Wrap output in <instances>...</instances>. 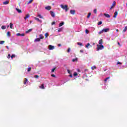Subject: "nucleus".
<instances>
[{"label":"nucleus","mask_w":127,"mask_h":127,"mask_svg":"<svg viewBox=\"0 0 127 127\" xmlns=\"http://www.w3.org/2000/svg\"><path fill=\"white\" fill-rule=\"evenodd\" d=\"M45 9H47V10H50L51 9V6H48L45 7Z\"/></svg>","instance_id":"obj_11"},{"label":"nucleus","mask_w":127,"mask_h":127,"mask_svg":"<svg viewBox=\"0 0 127 127\" xmlns=\"http://www.w3.org/2000/svg\"><path fill=\"white\" fill-rule=\"evenodd\" d=\"M30 23H32V21H30Z\"/></svg>","instance_id":"obj_58"},{"label":"nucleus","mask_w":127,"mask_h":127,"mask_svg":"<svg viewBox=\"0 0 127 127\" xmlns=\"http://www.w3.org/2000/svg\"><path fill=\"white\" fill-rule=\"evenodd\" d=\"M70 13L71 14H75L76 13V10H70Z\"/></svg>","instance_id":"obj_7"},{"label":"nucleus","mask_w":127,"mask_h":127,"mask_svg":"<svg viewBox=\"0 0 127 127\" xmlns=\"http://www.w3.org/2000/svg\"><path fill=\"white\" fill-rule=\"evenodd\" d=\"M58 32H61V31H62V28L58 29Z\"/></svg>","instance_id":"obj_32"},{"label":"nucleus","mask_w":127,"mask_h":127,"mask_svg":"<svg viewBox=\"0 0 127 127\" xmlns=\"http://www.w3.org/2000/svg\"><path fill=\"white\" fill-rule=\"evenodd\" d=\"M55 23H56V22L55 21H53L52 23V25H54V24H55Z\"/></svg>","instance_id":"obj_47"},{"label":"nucleus","mask_w":127,"mask_h":127,"mask_svg":"<svg viewBox=\"0 0 127 127\" xmlns=\"http://www.w3.org/2000/svg\"><path fill=\"white\" fill-rule=\"evenodd\" d=\"M6 48H7V49H9V48L7 46H6Z\"/></svg>","instance_id":"obj_56"},{"label":"nucleus","mask_w":127,"mask_h":127,"mask_svg":"<svg viewBox=\"0 0 127 127\" xmlns=\"http://www.w3.org/2000/svg\"><path fill=\"white\" fill-rule=\"evenodd\" d=\"M77 45H79L80 46H83V44H82V43L78 42Z\"/></svg>","instance_id":"obj_28"},{"label":"nucleus","mask_w":127,"mask_h":127,"mask_svg":"<svg viewBox=\"0 0 127 127\" xmlns=\"http://www.w3.org/2000/svg\"><path fill=\"white\" fill-rule=\"evenodd\" d=\"M27 78H24V85H26V83H27Z\"/></svg>","instance_id":"obj_18"},{"label":"nucleus","mask_w":127,"mask_h":127,"mask_svg":"<svg viewBox=\"0 0 127 127\" xmlns=\"http://www.w3.org/2000/svg\"><path fill=\"white\" fill-rule=\"evenodd\" d=\"M15 58V55H12L11 56V59H12V58Z\"/></svg>","instance_id":"obj_34"},{"label":"nucleus","mask_w":127,"mask_h":127,"mask_svg":"<svg viewBox=\"0 0 127 127\" xmlns=\"http://www.w3.org/2000/svg\"><path fill=\"white\" fill-rule=\"evenodd\" d=\"M51 76H52V77H54V78L56 77V76L55 75V74H52Z\"/></svg>","instance_id":"obj_48"},{"label":"nucleus","mask_w":127,"mask_h":127,"mask_svg":"<svg viewBox=\"0 0 127 127\" xmlns=\"http://www.w3.org/2000/svg\"><path fill=\"white\" fill-rule=\"evenodd\" d=\"M104 15L105 16H106V17H107L108 18H110V17H111V15H110V14H109L104 13Z\"/></svg>","instance_id":"obj_10"},{"label":"nucleus","mask_w":127,"mask_h":127,"mask_svg":"<svg viewBox=\"0 0 127 127\" xmlns=\"http://www.w3.org/2000/svg\"><path fill=\"white\" fill-rule=\"evenodd\" d=\"M94 12L95 13H97V9H95L94 10Z\"/></svg>","instance_id":"obj_46"},{"label":"nucleus","mask_w":127,"mask_h":127,"mask_svg":"<svg viewBox=\"0 0 127 127\" xmlns=\"http://www.w3.org/2000/svg\"><path fill=\"white\" fill-rule=\"evenodd\" d=\"M104 32V31H103V30H102L101 31H100V32H99V34H102V33H103Z\"/></svg>","instance_id":"obj_39"},{"label":"nucleus","mask_w":127,"mask_h":127,"mask_svg":"<svg viewBox=\"0 0 127 127\" xmlns=\"http://www.w3.org/2000/svg\"><path fill=\"white\" fill-rule=\"evenodd\" d=\"M127 26H126L125 28L123 30V32H126V31H127Z\"/></svg>","instance_id":"obj_25"},{"label":"nucleus","mask_w":127,"mask_h":127,"mask_svg":"<svg viewBox=\"0 0 127 127\" xmlns=\"http://www.w3.org/2000/svg\"><path fill=\"white\" fill-rule=\"evenodd\" d=\"M116 6V1H114L111 7H110V9L111 10H112V9H113V8H114L115 7V6Z\"/></svg>","instance_id":"obj_3"},{"label":"nucleus","mask_w":127,"mask_h":127,"mask_svg":"<svg viewBox=\"0 0 127 127\" xmlns=\"http://www.w3.org/2000/svg\"><path fill=\"white\" fill-rule=\"evenodd\" d=\"M34 19H35V20H37V21H38L39 22H42V21H41V20H40L39 18L37 17H34Z\"/></svg>","instance_id":"obj_8"},{"label":"nucleus","mask_w":127,"mask_h":127,"mask_svg":"<svg viewBox=\"0 0 127 127\" xmlns=\"http://www.w3.org/2000/svg\"><path fill=\"white\" fill-rule=\"evenodd\" d=\"M67 73H68V74H71V71H70V70L67 69Z\"/></svg>","instance_id":"obj_45"},{"label":"nucleus","mask_w":127,"mask_h":127,"mask_svg":"<svg viewBox=\"0 0 127 127\" xmlns=\"http://www.w3.org/2000/svg\"><path fill=\"white\" fill-rule=\"evenodd\" d=\"M4 41H0V44H3V43H4Z\"/></svg>","instance_id":"obj_33"},{"label":"nucleus","mask_w":127,"mask_h":127,"mask_svg":"<svg viewBox=\"0 0 127 127\" xmlns=\"http://www.w3.org/2000/svg\"><path fill=\"white\" fill-rule=\"evenodd\" d=\"M85 33H86V34H88V33H89V30L86 29L85 30Z\"/></svg>","instance_id":"obj_40"},{"label":"nucleus","mask_w":127,"mask_h":127,"mask_svg":"<svg viewBox=\"0 0 127 127\" xmlns=\"http://www.w3.org/2000/svg\"><path fill=\"white\" fill-rule=\"evenodd\" d=\"M34 42H40V38H36V39H35V40H34Z\"/></svg>","instance_id":"obj_13"},{"label":"nucleus","mask_w":127,"mask_h":127,"mask_svg":"<svg viewBox=\"0 0 127 127\" xmlns=\"http://www.w3.org/2000/svg\"><path fill=\"white\" fill-rule=\"evenodd\" d=\"M39 38L40 39H44V37L43 36V35L42 34H40L39 35Z\"/></svg>","instance_id":"obj_17"},{"label":"nucleus","mask_w":127,"mask_h":127,"mask_svg":"<svg viewBox=\"0 0 127 127\" xmlns=\"http://www.w3.org/2000/svg\"><path fill=\"white\" fill-rule=\"evenodd\" d=\"M103 32H109L110 31V28H106L102 29Z\"/></svg>","instance_id":"obj_4"},{"label":"nucleus","mask_w":127,"mask_h":127,"mask_svg":"<svg viewBox=\"0 0 127 127\" xmlns=\"http://www.w3.org/2000/svg\"><path fill=\"white\" fill-rule=\"evenodd\" d=\"M31 71V67L28 68L27 72H30Z\"/></svg>","instance_id":"obj_35"},{"label":"nucleus","mask_w":127,"mask_h":127,"mask_svg":"<svg viewBox=\"0 0 127 127\" xmlns=\"http://www.w3.org/2000/svg\"><path fill=\"white\" fill-rule=\"evenodd\" d=\"M92 70H94V69H97V67L96 66H93L91 67Z\"/></svg>","instance_id":"obj_27"},{"label":"nucleus","mask_w":127,"mask_h":127,"mask_svg":"<svg viewBox=\"0 0 127 127\" xmlns=\"http://www.w3.org/2000/svg\"><path fill=\"white\" fill-rule=\"evenodd\" d=\"M69 77H70V78H72L73 77V74H72V73H70L69 74Z\"/></svg>","instance_id":"obj_50"},{"label":"nucleus","mask_w":127,"mask_h":127,"mask_svg":"<svg viewBox=\"0 0 127 127\" xmlns=\"http://www.w3.org/2000/svg\"><path fill=\"white\" fill-rule=\"evenodd\" d=\"M103 43L104 42H103V39H100L99 41V44L97 45V51H100V50H103L104 48H105V46L103 45Z\"/></svg>","instance_id":"obj_1"},{"label":"nucleus","mask_w":127,"mask_h":127,"mask_svg":"<svg viewBox=\"0 0 127 127\" xmlns=\"http://www.w3.org/2000/svg\"><path fill=\"white\" fill-rule=\"evenodd\" d=\"M75 61H77V59H72V62H75Z\"/></svg>","instance_id":"obj_43"},{"label":"nucleus","mask_w":127,"mask_h":127,"mask_svg":"<svg viewBox=\"0 0 127 127\" xmlns=\"http://www.w3.org/2000/svg\"><path fill=\"white\" fill-rule=\"evenodd\" d=\"M58 46H59V47L61 46V44H59Z\"/></svg>","instance_id":"obj_59"},{"label":"nucleus","mask_w":127,"mask_h":127,"mask_svg":"<svg viewBox=\"0 0 127 127\" xmlns=\"http://www.w3.org/2000/svg\"><path fill=\"white\" fill-rule=\"evenodd\" d=\"M49 50H53V49H54V46L49 45Z\"/></svg>","instance_id":"obj_6"},{"label":"nucleus","mask_w":127,"mask_h":127,"mask_svg":"<svg viewBox=\"0 0 127 127\" xmlns=\"http://www.w3.org/2000/svg\"><path fill=\"white\" fill-rule=\"evenodd\" d=\"M20 36H24V34H21Z\"/></svg>","instance_id":"obj_54"},{"label":"nucleus","mask_w":127,"mask_h":127,"mask_svg":"<svg viewBox=\"0 0 127 127\" xmlns=\"http://www.w3.org/2000/svg\"><path fill=\"white\" fill-rule=\"evenodd\" d=\"M118 11H115V12L114 13V17L115 18H116V17H117V16L118 15Z\"/></svg>","instance_id":"obj_14"},{"label":"nucleus","mask_w":127,"mask_h":127,"mask_svg":"<svg viewBox=\"0 0 127 127\" xmlns=\"http://www.w3.org/2000/svg\"><path fill=\"white\" fill-rule=\"evenodd\" d=\"M116 31H117V32H119V29H116Z\"/></svg>","instance_id":"obj_57"},{"label":"nucleus","mask_w":127,"mask_h":127,"mask_svg":"<svg viewBox=\"0 0 127 127\" xmlns=\"http://www.w3.org/2000/svg\"><path fill=\"white\" fill-rule=\"evenodd\" d=\"M70 48H68V50H67V52L68 53H70Z\"/></svg>","instance_id":"obj_51"},{"label":"nucleus","mask_w":127,"mask_h":127,"mask_svg":"<svg viewBox=\"0 0 127 127\" xmlns=\"http://www.w3.org/2000/svg\"><path fill=\"white\" fill-rule=\"evenodd\" d=\"M12 27H13V24L10 23V28H11V29H12Z\"/></svg>","instance_id":"obj_24"},{"label":"nucleus","mask_w":127,"mask_h":127,"mask_svg":"<svg viewBox=\"0 0 127 127\" xmlns=\"http://www.w3.org/2000/svg\"><path fill=\"white\" fill-rule=\"evenodd\" d=\"M16 10L19 13H21V12H22V11H21V10L16 8Z\"/></svg>","instance_id":"obj_12"},{"label":"nucleus","mask_w":127,"mask_h":127,"mask_svg":"<svg viewBox=\"0 0 127 127\" xmlns=\"http://www.w3.org/2000/svg\"><path fill=\"white\" fill-rule=\"evenodd\" d=\"M110 77H107L106 78H105L104 79V81L107 82L108 81V80H109V79H110Z\"/></svg>","instance_id":"obj_29"},{"label":"nucleus","mask_w":127,"mask_h":127,"mask_svg":"<svg viewBox=\"0 0 127 127\" xmlns=\"http://www.w3.org/2000/svg\"><path fill=\"white\" fill-rule=\"evenodd\" d=\"M32 1H33V0H29V1L27 2V4H29L30 3H31V2H32Z\"/></svg>","instance_id":"obj_21"},{"label":"nucleus","mask_w":127,"mask_h":127,"mask_svg":"<svg viewBox=\"0 0 127 127\" xmlns=\"http://www.w3.org/2000/svg\"><path fill=\"white\" fill-rule=\"evenodd\" d=\"M32 31V29H30L27 31H26L25 33H29V32H31Z\"/></svg>","instance_id":"obj_16"},{"label":"nucleus","mask_w":127,"mask_h":127,"mask_svg":"<svg viewBox=\"0 0 127 127\" xmlns=\"http://www.w3.org/2000/svg\"><path fill=\"white\" fill-rule=\"evenodd\" d=\"M1 29H5L6 28V27L5 26H2L1 27Z\"/></svg>","instance_id":"obj_26"},{"label":"nucleus","mask_w":127,"mask_h":127,"mask_svg":"<svg viewBox=\"0 0 127 127\" xmlns=\"http://www.w3.org/2000/svg\"><path fill=\"white\" fill-rule=\"evenodd\" d=\"M104 71H106V69H105Z\"/></svg>","instance_id":"obj_62"},{"label":"nucleus","mask_w":127,"mask_h":127,"mask_svg":"<svg viewBox=\"0 0 127 127\" xmlns=\"http://www.w3.org/2000/svg\"><path fill=\"white\" fill-rule=\"evenodd\" d=\"M34 77L35 78V79L39 78V76H38V75H35L34 76Z\"/></svg>","instance_id":"obj_30"},{"label":"nucleus","mask_w":127,"mask_h":127,"mask_svg":"<svg viewBox=\"0 0 127 127\" xmlns=\"http://www.w3.org/2000/svg\"><path fill=\"white\" fill-rule=\"evenodd\" d=\"M63 25H64V22H62L59 24L60 27H61V26H63Z\"/></svg>","instance_id":"obj_19"},{"label":"nucleus","mask_w":127,"mask_h":127,"mask_svg":"<svg viewBox=\"0 0 127 127\" xmlns=\"http://www.w3.org/2000/svg\"><path fill=\"white\" fill-rule=\"evenodd\" d=\"M61 8H63V9H64L65 11V12H67L68 11V10L69 9V8H68V5H61Z\"/></svg>","instance_id":"obj_2"},{"label":"nucleus","mask_w":127,"mask_h":127,"mask_svg":"<svg viewBox=\"0 0 127 127\" xmlns=\"http://www.w3.org/2000/svg\"><path fill=\"white\" fill-rule=\"evenodd\" d=\"M9 2L8 1H4L3 2V4H8V3H9Z\"/></svg>","instance_id":"obj_20"},{"label":"nucleus","mask_w":127,"mask_h":127,"mask_svg":"<svg viewBox=\"0 0 127 127\" xmlns=\"http://www.w3.org/2000/svg\"><path fill=\"white\" fill-rule=\"evenodd\" d=\"M10 54H8V56H7V58L8 59H9V58H10Z\"/></svg>","instance_id":"obj_49"},{"label":"nucleus","mask_w":127,"mask_h":127,"mask_svg":"<svg viewBox=\"0 0 127 127\" xmlns=\"http://www.w3.org/2000/svg\"><path fill=\"white\" fill-rule=\"evenodd\" d=\"M7 36H10V33L9 32H7Z\"/></svg>","instance_id":"obj_42"},{"label":"nucleus","mask_w":127,"mask_h":127,"mask_svg":"<svg viewBox=\"0 0 127 127\" xmlns=\"http://www.w3.org/2000/svg\"><path fill=\"white\" fill-rule=\"evenodd\" d=\"M118 45H119L120 46H121V44L120 43V42H118Z\"/></svg>","instance_id":"obj_55"},{"label":"nucleus","mask_w":127,"mask_h":127,"mask_svg":"<svg viewBox=\"0 0 127 127\" xmlns=\"http://www.w3.org/2000/svg\"><path fill=\"white\" fill-rule=\"evenodd\" d=\"M49 35V34H48V33H46L45 34V38H47V37H48Z\"/></svg>","instance_id":"obj_22"},{"label":"nucleus","mask_w":127,"mask_h":127,"mask_svg":"<svg viewBox=\"0 0 127 127\" xmlns=\"http://www.w3.org/2000/svg\"><path fill=\"white\" fill-rule=\"evenodd\" d=\"M91 15H92V13L91 12L89 13L87 15V18H90V16H91Z\"/></svg>","instance_id":"obj_23"},{"label":"nucleus","mask_w":127,"mask_h":127,"mask_svg":"<svg viewBox=\"0 0 127 127\" xmlns=\"http://www.w3.org/2000/svg\"><path fill=\"white\" fill-rule=\"evenodd\" d=\"M90 43H88L86 46H85V47L86 48H88V47H89V46H90Z\"/></svg>","instance_id":"obj_37"},{"label":"nucleus","mask_w":127,"mask_h":127,"mask_svg":"<svg viewBox=\"0 0 127 127\" xmlns=\"http://www.w3.org/2000/svg\"><path fill=\"white\" fill-rule=\"evenodd\" d=\"M73 76L75 77H76V76H78V73H77V72H74Z\"/></svg>","instance_id":"obj_36"},{"label":"nucleus","mask_w":127,"mask_h":127,"mask_svg":"<svg viewBox=\"0 0 127 127\" xmlns=\"http://www.w3.org/2000/svg\"><path fill=\"white\" fill-rule=\"evenodd\" d=\"M28 17H29V14H27V15H26V16L24 17V19L25 20H26V19H27V18H28Z\"/></svg>","instance_id":"obj_15"},{"label":"nucleus","mask_w":127,"mask_h":127,"mask_svg":"<svg viewBox=\"0 0 127 127\" xmlns=\"http://www.w3.org/2000/svg\"><path fill=\"white\" fill-rule=\"evenodd\" d=\"M117 64H120V65H122V63H121V62H118V63H117Z\"/></svg>","instance_id":"obj_52"},{"label":"nucleus","mask_w":127,"mask_h":127,"mask_svg":"<svg viewBox=\"0 0 127 127\" xmlns=\"http://www.w3.org/2000/svg\"><path fill=\"white\" fill-rule=\"evenodd\" d=\"M85 71H88V69H85Z\"/></svg>","instance_id":"obj_60"},{"label":"nucleus","mask_w":127,"mask_h":127,"mask_svg":"<svg viewBox=\"0 0 127 127\" xmlns=\"http://www.w3.org/2000/svg\"><path fill=\"white\" fill-rule=\"evenodd\" d=\"M40 89H45V88L44 87V84L43 83L41 84V85L40 86H39Z\"/></svg>","instance_id":"obj_9"},{"label":"nucleus","mask_w":127,"mask_h":127,"mask_svg":"<svg viewBox=\"0 0 127 127\" xmlns=\"http://www.w3.org/2000/svg\"><path fill=\"white\" fill-rule=\"evenodd\" d=\"M38 17H39L40 18H43V17H42V16H41V15H40V14H38Z\"/></svg>","instance_id":"obj_38"},{"label":"nucleus","mask_w":127,"mask_h":127,"mask_svg":"<svg viewBox=\"0 0 127 127\" xmlns=\"http://www.w3.org/2000/svg\"><path fill=\"white\" fill-rule=\"evenodd\" d=\"M7 27H9V26L8 25V26H7Z\"/></svg>","instance_id":"obj_61"},{"label":"nucleus","mask_w":127,"mask_h":127,"mask_svg":"<svg viewBox=\"0 0 127 127\" xmlns=\"http://www.w3.org/2000/svg\"><path fill=\"white\" fill-rule=\"evenodd\" d=\"M103 24V22L102 21H99L98 22V25H101V24Z\"/></svg>","instance_id":"obj_31"},{"label":"nucleus","mask_w":127,"mask_h":127,"mask_svg":"<svg viewBox=\"0 0 127 127\" xmlns=\"http://www.w3.org/2000/svg\"><path fill=\"white\" fill-rule=\"evenodd\" d=\"M16 35L17 36H20L21 34L19 33H17V34H16Z\"/></svg>","instance_id":"obj_44"},{"label":"nucleus","mask_w":127,"mask_h":127,"mask_svg":"<svg viewBox=\"0 0 127 127\" xmlns=\"http://www.w3.org/2000/svg\"><path fill=\"white\" fill-rule=\"evenodd\" d=\"M50 13L52 17H55V13H54V12H53V11H51Z\"/></svg>","instance_id":"obj_5"},{"label":"nucleus","mask_w":127,"mask_h":127,"mask_svg":"<svg viewBox=\"0 0 127 127\" xmlns=\"http://www.w3.org/2000/svg\"><path fill=\"white\" fill-rule=\"evenodd\" d=\"M55 69H56V67H55L52 69V73H53L55 71Z\"/></svg>","instance_id":"obj_41"},{"label":"nucleus","mask_w":127,"mask_h":127,"mask_svg":"<svg viewBox=\"0 0 127 127\" xmlns=\"http://www.w3.org/2000/svg\"><path fill=\"white\" fill-rule=\"evenodd\" d=\"M80 52L81 53H83L84 52V51H83V50H81L80 51Z\"/></svg>","instance_id":"obj_53"}]
</instances>
